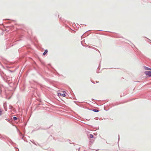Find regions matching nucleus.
<instances>
[{
  "label": "nucleus",
  "mask_w": 151,
  "mask_h": 151,
  "mask_svg": "<svg viewBox=\"0 0 151 151\" xmlns=\"http://www.w3.org/2000/svg\"><path fill=\"white\" fill-rule=\"evenodd\" d=\"M61 95L63 97H65V95L64 93L62 94Z\"/></svg>",
  "instance_id": "6"
},
{
  "label": "nucleus",
  "mask_w": 151,
  "mask_h": 151,
  "mask_svg": "<svg viewBox=\"0 0 151 151\" xmlns=\"http://www.w3.org/2000/svg\"><path fill=\"white\" fill-rule=\"evenodd\" d=\"M2 111L0 109V115L2 114Z\"/></svg>",
  "instance_id": "9"
},
{
  "label": "nucleus",
  "mask_w": 151,
  "mask_h": 151,
  "mask_svg": "<svg viewBox=\"0 0 151 151\" xmlns=\"http://www.w3.org/2000/svg\"><path fill=\"white\" fill-rule=\"evenodd\" d=\"M145 69L146 70H151V68H149L146 66L144 67Z\"/></svg>",
  "instance_id": "2"
},
{
  "label": "nucleus",
  "mask_w": 151,
  "mask_h": 151,
  "mask_svg": "<svg viewBox=\"0 0 151 151\" xmlns=\"http://www.w3.org/2000/svg\"><path fill=\"white\" fill-rule=\"evenodd\" d=\"M145 74L149 77H151V71H146L145 72Z\"/></svg>",
  "instance_id": "1"
},
{
  "label": "nucleus",
  "mask_w": 151,
  "mask_h": 151,
  "mask_svg": "<svg viewBox=\"0 0 151 151\" xmlns=\"http://www.w3.org/2000/svg\"><path fill=\"white\" fill-rule=\"evenodd\" d=\"M93 111L95 112H98L99 111L97 109H93Z\"/></svg>",
  "instance_id": "4"
},
{
  "label": "nucleus",
  "mask_w": 151,
  "mask_h": 151,
  "mask_svg": "<svg viewBox=\"0 0 151 151\" xmlns=\"http://www.w3.org/2000/svg\"><path fill=\"white\" fill-rule=\"evenodd\" d=\"M13 119L14 120H16L17 119V118L16 117H14Z\"/></svg>",
  "instance_id": "7"
},
{
  "label": "nucleus",
  "mask_w": 151,
  "mask_h": 151,
  "mask_svg": "<svg viewBox=\"0 0 151 151\" xmlns=\"http://www.w3.org/2000/svg\"><path fill=\"white\" fill-rule=\"evenodd\" d=\"M48 52V51L47 50H45V52H44V53H43V55H45L47 53V52Z\"/></svg>",
  "instance_id": "3"
},
{
  "label": "nucleus",
  "mask_w": 151,
  "mask_h": 151,
  "mask_svg": "<svg viewBox=\"0 0 151 151\" xmlns=\"http://www.w3.org/2000/svg\"><path fill=\"white\" fill-rule=\"evenodd\" d=\"M61 94L60 93H58V96H60L61 95Z\"/></svg>",
  "instance_id": "8"
},
{
  "label": "nucleus",
  "mask_w": 151,
  "mask_h": 151,
  "mask_svg": "<svg viewBox=\"0 0 151 151\" xmlns=\"http://www.w3.org/2000/svg\"><path fill=\"white\" fill-rule=\"evenodd\" d=\"M93 135L91 134L90 135H89V137L90 138H92L93 137Z\"/></svg>",
  "instance_id": "5"
}]
</instances>
